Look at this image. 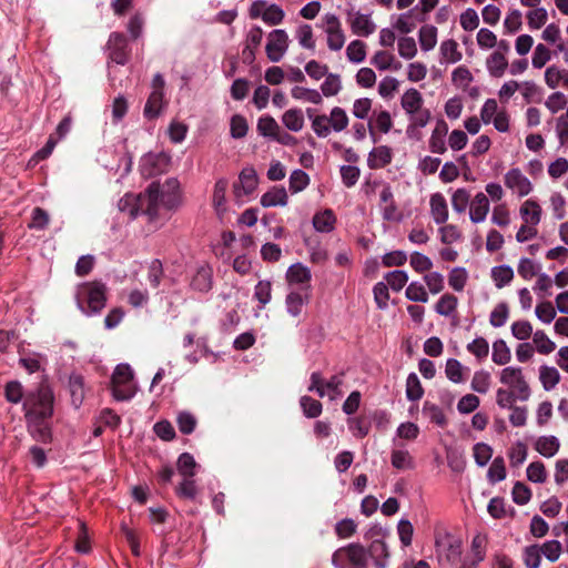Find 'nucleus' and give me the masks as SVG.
Listing matches in <instances>:
<instances>
[{"label":"nucleus","instance_id":"f257e3e1","mask_svg":"<svg viewBox=\"0 0 568 568\" xmlns=\"http://www.w3.org/2000/svg\"><path fill=\"white\" fill-rule=\"evenodd\" d=\"M160 183L152 182L144 192L139 194L126 193L119 201V209L128 212L131 219L148 215L151 221L159 215Z\"/></svg>","mask_w":568,"mask_h":568},{"label":"nucleus","instance_id":"f03ea898","mask_svg":"<svg viewBox=\"0 0 568 568\" xmlns=\"http://www.w3.org/2000/svg\"><path fill=\"white\" fill-rule=\"evenodd\" d=\"M54 392L48 377L42 376L38 383V442L51 443L52 428L49 419L54 413Z\"/></svg>","mask_w":568,"mask_h":568},{"label":"nucleus","instance_id":"7ed1b4c3","mask_svg":"<svg viewBox=\"0 0 568 568\" xmlns=\"http://www.w3.org/2000/svg\"><path fill=\"white\" fill-rule=\"evenodd\" d=\"M106 304V286L101 281L85 282L81 285L78 306L88 316L98 315Z\"/></svg>","mask_w":568,"mask_h":568},{"label":"nucleus","instance_id":"20e7f679","mask_svg":"<svg viewBox=\"0 0 568 568\" xmlns=\"http://www.w3.org/2000/svg\"><path fill=\"white\" fill-rule=\"evenodd\" d=\"M332 562L336 568H367V551L363 545L352 542L337 549Z\"/></svg>","mask_w":568,"mask_h":568},{"label":"nucleus","instance_id":"39448f33","mask_svg":"<svg viewBox=\"0 0 568 568\" xmlns=\"http://www.w3.org/2000/svg\"><path fill=\"white\" fill-rule=\"evenodd\" d=\"M133 371L129 364L116 365L112 377V395L116 400L131 399L135 390L132 388Z\"/></svg>","mask_w":568,"mask_h":568},{"label":"nucleus","instance_id":"423d86ee","mask_svg":"<svg viewBox=\"0 0 568 568\" xmlns=\"http://www.w3.org/2000/svg\"><path fill=\"white\" fill-rule=\"evenodd\" d=\"M108 58L110 61L125 65L130 61L131 49L128 38L122 32H111L106 42Z\"/></svg>","mask_w":568,"mask_h":568},{"label":"nucleus","instance_id":"0eeeda50","mask_svg":"<svg viewBox=\"0 0 568 568\" xmlns=\"http://www.w3.org/2000/svg\"><path fill=\"white\" fill-rule=\"evenodd\" d=\"M500 382L518 393V399L525 402L530 396V387L526 382L520 367L508 366L501 371Z\"/></svg>","mask_w":568,"mask_h":568},{"label":"nucleus","instance_id":"6e6552de","mask_svg":"<svg viewBox=\"0 0 568 568\" xmlns=\"http://www.w3.org/2000/svg\"><path fill=\"white\" fill-rule=\"evenodd\" d=\"M171 158L164 152L148 153L141 159L140 171L143 178L150 179L166 171Z\"/></svg>","mask_w":568,"mask_h":568},{"label":"nucleus","instance_id":"1a4fd4ad","mask_svg":"<svg viewBox=\"0 0 568 568\" xmlns=\"http://www.w3.org/2000/svg\"><path fill=\"white\" fill-rule=\"evenodd\" d=\"M288 36L283 29H275L268 34L265 47L266 55L272 62H278L288 48Z\"/></svg>","mask_w":568,"mask_h":568},{"label":"nucleus","instance_id":"9d476101","mask_svg":"<svg viewBox=\"0 0 568 568\" xmlns=\"http://www.w3.org/2000/svg\"><path fill=\"white\" fill-rule=\"evenodd\" d=\"M326 23L325 32L327 33V45L333 51H338L344 47L345 34L342 30L337 16L327 13L324 17Z\"/></svg>","mask_w":568,"mask_h":568},{"label":"nucleus","instance_id":"9b49d317","mask_svg":"<svg viewBox=\"0 0 568 568\" xmlns=\"http://www.w3.org/2000/svg\"><path fill=\"white\" fill-rule=\"evenodd\" d=\"M258 184V178L253 166L244 168L239 175V182L233 184L234 196L240 199L243 194H252Z\"/></svg>","mask_w":568,"mask_h":568},{"label":"nucleus","instance_id":"f8f14e48","mask_svg":"<svg viewBox=\"0 0 568 568\" xmlns=\"http://www.w3.org/2000/svg\"><path fill=\"white\" fill-rule=\"evenodd\" d=\"M180 182L175 178L168 179L163 185L160 184L159 204L162 203L169 210L176 209L180 204Z\"/></svg>","mask_w":568,"mask_h":568},{"label":"nucleus","instance_id":"ddd939ff","mask_svg":"<svg viewBox=\"0 0 568 568\" xmlns=\"http://www.w3.org/2000/svg\"><path fill=\"white\" fill-rule=\"evenodd\" d=\"M68 389L71 398V405L79 409L85 398L87 392L89 388L85 386V381L83 375L79 373H71L68 381Z\"/></svg>","mask_w":568,"mask_h":568},{"label":"nucleus","instance_id":"4468645a","mask_svg":"<svg viewBox=\"0 0 568 568\" xmlns=\"http://www.w3.org/2000/svg\"><path fill=\"white\" fill-rule=\"evenodd\" d=\"M505 185L513 191H517L519 196H526L532 190L531 182L518 168H514L505 174Z\"/></svg>","mask_w":568,"mask_h":568},{"label":"nucleus","instance_id":"2eb2a0df","mask_svg":"<svg viewBox=\"0 0 568 568\" xmlns=\"http://www.w3.org/2000/svg\"><path fill=\"white\" fill-rule=\"evenodd\" d=\"M348 22L351 24L352 32L361 37H368L372 34L376 26L369 19L368 14H362L359 12L354 13V9L347 10Z\"/></svg>","mask_w":568,"mask_h":568},{"label":"nucleus","instance_id":"dca6fc26","mask_svg":"<svg viewBox=\"0 0 568 568\" xmlns=\"http://www.w3.org/2000/svg\"><path fill=\"white\" fill-rule=\"evenodd\" d=\"M342 383V379L337 375L332 376L326 383H324L321 372H313L311 374L308 392H315L320 397H324L325 388L332 392H338Z\"/></svg>","mask_w":568,"mask_h":568},{"label":"nucleus","instance_id":"f3484780","mask_svg":"<svg viewBox=\"0 0 568 568\" xmlns=\"http://www.w3.org/2000/svg\"><path fill=\"white\" fill-rule=\"evenodd\" d=\"M191 288L200 293H207L213 285V270L205 264L200 266L191 280Z\"/></svg>","mask_w":568,"mask_h":568},{"label":"nucleus","instance_id":"a211bd4d","mask_svg":"<svg viewBox=\"0 0 568 568\" xmlns=\"http://www.w3.org/2000/svg\"><path fill=\"white\" fill-rule=\"evenodd\" d=\"M312 280L311 271L302 263L291 265L286 272V281L288 284H303L305 287L302 291H310V282Z\"/></svg>","mask_w":568,"mask_h":568},{"label":"nucleus","instance_id":"6ab92c4d","mask_svg":"<svg viewBox=\"0 0 568 568\" xmlns=\"http://www.w3.org/2000/svg\"><path fill=\"white\" fill-rule=\"evenodd\" d=\"M393 161V150L387 145L374 148L367 158V165L372 170H378L387 166Z\"/></svg>","mask_w":568,"mask_h":568},{"label":"nucleus","instance_id":"aec40b11","mask_svg":"<svg viewBox=\"0 0 568 568\" xmlns=\"http://www.w3.org/2000/svg\"><path fill=\"white\" fill-rule=\"evenodd\" d=\"M448 132V125L444 119H438L436 126L429 139V150L433 153L443 154L446 152L445 136Z\"/></svg>","mask_w":568,"mask_h":568},{"label":"nucleus","instance_id":"412c9836","mask_svg":"<svg viewBox=\"0 0 568 568\" xmlns=\"http://www.w3.org/2000/svg\"><path fill=\"white\" fill-rule=\"evenodd\" d=\"M310 302V291H292L286 295L287 313L294 317L302 313L303 306Z\"/></svg>","mask_w":568,"mask_h":568},{"label":"nucleus","instance_id":"4be33fe9","mask_svg":"<svg viewBox=\"0 0 568 568\" xmlns=\"http://www.w3.org/2000/svg\"><path fill=\"white\" fill-rule=\"evenodd\" d=\"M337 219L332 209H325L314 214L312 223L314 229L321 233H329L335 229Z\"/></svg>","mask_w":568,"mask_h":568},{"label":"nucleus","instance_id":"5701e85b","mask_svg":"<svg viewBox=\"0 0 568 568\" xmlns=\"http://www.w3.org/2000/svg\"><path fill=\"white\" fill-rule=\"evenodd\" d=\"M288 202V196L284 186H272L267 192L261 196V205L263 207L271 206H285Z\"/></svg>","mask_w":568,"mask_h":568},{"label":"nucleus","instance_id":"b1692460","mask_svg":"<svg viewBox=\"0 0 568 568\" xmlns=\"http://www.w3.org/2000/svg\"><path fill=\"white\" fill-rule=\"evenodd\" d=\"M489 211V200L483 193L479 192L475 195L469 211V217L473 223H480L485 221Z\"/></svg>","mask_w":568,"mask_h":568},{"label":"nucleus","instance_id":"393cba45","mask_svg":"<svg viewBox=\"0 0 568 568\" xmlns=\"http://www.w3.org/2000/svg\"><path fill=\"white\" fill-rule=\"evenodd\" d=\"M366 551L374 560L376 568H386L389 551L384 540L374 539Z\"/></svg>","mask_w":568,"mask_h":568},{"label":"nucleus","instance_id":"a878e982","mask_svg":"<svg viewBox=\"0 0 568 568\" xmlns=\"http://www.w3.org/2000/svg\"><path fill=\"white\" fill-rule=\"evenodd\" d=\"M430 214L436 224H444L448 220V206L442 193H434L430 196Z\"/></svg>","mask_w":568,"mask_h":568},{"label":"nucleus","instance_id":"bb28decb","mask_svg":"<svg viewBox=\"0 0 568 568\" xmlns=\"http://www.w3.org/2000/svg\"><path fill=\"white\" fill-rule=\"evenodd\" d=\"M164 92L152 91L144 105L143 115L148 120H154L160 116L163 109Z\"/></svg>","mask_w":568,"mask_h":568},{"label":"nucleus","instance_id":"cd10ccee","mask_svg":"<svg viewBox=\"0 0 568 568\" xmlns=\"http://www.w3.org/2000/svg\"><path fill=\"white\" fill-rule=\"evenodd\" d=\"M400 104L408 115L416 113L423 109V97L418 90L410 88L403 94Z\"/></svg>","mask_w":568,"mask_h":568},{"label":"nucleus","instance_id":"c85d7f7f","mask_svg":"<svg viewBox=\"0 0 568 568\" xmlns=\"http://www.w3.org/2000/svg\"><path fill=\"white\" fill-rule=\"evenodd\" d=\"M560 443L556 436H540L535 443V449L544 457L550 458L559 450Z\"/></svg>","mask_w":568,"mask_h":568},{"label":"nucleus","instance_id":"c756f323","mask_svg":"<svg viewBox=\"0 0 568 568\" xmlns=\"http://www.w3.org/2000/svg\"><path fill=\"white\" fill-rule=\"evenodd\" d=\"M541 213L542 211L540 205L531 199L525 201L520 207L521 219L527 224H531L532 226L537 225L540 222Z\"/></svg>","mask_w":568,"mask_h":568},{"label":"nucleus","instance_id":"7c9ffc66","mask_svg":"<svg viewBox=\"0 0 568 568\" xmlns=\"http://www.w3.org/2000/svg\"><path fill=\"white\" fill-rule=\"evenodd\" d=\"M486 65L491 77L500 78L508 67V61L503 52L495 51L487 58Z\"/></svg>","mask_w":568,"mask_h":568},{"label":"nucleus","instance_id":"2f4dec72","mask_svg":"<svg viewBox=\"0 0 568 568\" xmlns=\"http://www.w3.org/2000/svg\"><path fill=\"white\" fill-rule=\"evenodd\" d=\"M229 186V181L226 179H219L214 184L213 191V205L219 215H222L226 212V190Z\"/></svg>","mask_w":568,"mask_h":568},{"label":"nucleus","instance_id":"473e14b6","mask_svg":"<svg viewBox=\"0 0 568 568\" xmlns=\"http://www.w3.org/2000/svg\"><path fill=\"white\" fill-rule=\"evenodd\" d=\"M418 41L423 51H430L437 43V28L425 24L419 29Z\"/></svg>","mask_w":568,"mask_h":568},{"label":"nucleus","instance_id":"72a5a7b5","mask_svg":"<svg viewBox=\"0 0 568 568\" xmlns=\"http://www.w3.org/2000/svg\"><path fill=\"white\" fill-rule=\"evenodd\" d=\"M283 124L293 132H298L304 126V116L301 109H290L282 116Z\"/></svg>","mask_w":568,"mask_h":568},{"label":"nucleus","instance_id":"f704fd0d","mask_svg":"<svg viewBox=\"0 0 568 568\" xmlns=\"http://www.w3.org/2000/svg\"><path fill=\"white\" fill-rule=\"evenodd\" d=\"M199 467L194 457L190 453H182L176 462V468L183 477H194Z\"/></svg>","mask_w":568,"mask_h":568},{"label":"nucleus","instance_id":"c9c22d12","mask_svg":"<svg viewBox=\"0 0 568 568\" xmlns=\"http://www.w3.org/2000/svg\"><path fill=\"white\" fill-rule=\"evenodd\" d=\"M491 278L497 288H501L514 278V271L511 266L503 264L491 268Z\"/></svg>","mask_w":568,"mask_h":568},{"label":"nucleus","instance_id":"e433bc0d","mask_svg":"<svg viewBox=\"0 0 568 568\" xmlns=\"http://www.w3.org/2000/svg\"><path fill=\"white\" fill-rule=\"evenodd\" d=\"M423 413L437 426L442 428L447 426V418L444 410L438 405L427 400L424 403Z\"/></svg>","mask_w":568,"mask_h":568},{"label":"nucleus","instance_id":"4c0bfd02","mask_svg":"<svg viewBox=\"0 0 568 568\" xmlns=\"http://www.w3.org/2000/svg\"><path fill=\"white\" fill-rule=\"evenodd\" d=\"M308 184L310 176L305 171L296 169L291 173L288 180V189L292 194L302 192L304 189L308 186Z\"/></svg>","mask_w":568,"mask_h":568},{"label":"nucleus","instance_id":"58836bf2","mask_svg":"<svg viewBox=\"0 0 568 568\" xmlns=\"http://www.w3.org/2000/svg\"><path fill=\"white\" fill-rule=\"evenodd\" d=\"M424 395V388L416 373H409L406 379V397L410 402L419 400Z\"/></svg>","mask_w":568,"mask_h":568},{"label":"nucleus","instance_id":"ea45409f","mask_svg":"<svg viewBox=\"0 0 568 568\" xmlns=\"http://www.w3.org/2000/svg\"><path fill=\"white\" fill-rule=\"evenodd\" d=\"M511 358V353L504 339H497L493 343L491 359L497 365H505Z\"/></svg>","mask_w":568,"mask_h":568},{"label":"nucleus","instance_id":"a19ab883","mask_svg":"<svg viewBox=\"0 0 568 568\" xmlns=\"http://www.w3.org/2000/svg\"><path fill=\"white\" fill-rule=\"evenodd\" d=\"M280 131V126L275 119L271 115H263L257 121V132L265 138H272Z\"/></svg>","mask_w":568,"mask_h":568},{"label":"nucleus","instance_id":"79ce46f5","mask_svg":"<svg viewBox=\"0 0 568 568\" xmlns=\"http://www.w3.org/2000/svg\"><path fill=\"white\" fill-rule=\"evenodd\" d=\"M539 372V378L545 390L552 389L560 382V374L555 367L542 365Z\"/></svg>","mask_w":568,"mask_h":568},{"label":"nucleus","instance_id":"37998d69","mask_svg":"<svg viewBox=\"0 0 568 568\" xmlns=\"http://www.w3.org/2000/svg\"><path fill=\"white\" fill-rule=\"evenodd\" d=\"M506 466H505V460L501 456H497L488 471H487V478L489 480V483L491 484H496V483H499L501 480H504L506 478Z\"/></svg>","mask_w":568,"mask_h":568},{"label":"nucleus","instance_id":"c03bdc74","mask_svg":"<svg viewBox=\"0 0 568 568\" xmlns=\"http://www.w3.org/2000/svg\"><path fill=\"white\" fill-rule=\"evenodd\" d=\"M347 425L357 438L366 437L371 430V422L363 416L349 417L347 419Z\"/></svg>","mask_w":568,"mask_h":568},{"label":"nucleus","instance_id":"a18cd8bd","mask_svg":"<svg viewBox=\"0 0 568 568\" xmlns=\"http://www.w3.org/2000/svg\"><path fill=\"white\" fill-rule=\"evenodd\" d=\"M303 414L307 418H316L322 414L323 405L320 400L314 399L311 396H302L300 399Z\"/></svg>","mask_w":568,"mask_h":568},{"label":"nucleus","instance_id":"49530a36","mask_svg":"<svg viewBox=\"0 0 568 568\" xmlns=\"http://www.w3.org/2000/svg\"><path fill=\"white\" fill-rule=\"evenodd\" d=\"M176 424L183 435H190L195 430L197 420L192 413L183 410L178 414Z\"/></svg>","mask_w":568,"mask_h":568},{"label":"nucleus","instance_id":"de8ad7c7","mask_svg":"<svg viewBox=\"0 0 568 568\" xmlns=\"http://www.w3.org/2000/svg\"><path fill=\"white\" fill-rule=\"evenodd\" d=\"M328 122L335 132H341L347 128L348 116L344 109L341 106H334L331 110Z\"/></svg>","mask_w":568,"mask_h":568},{"label":"nucleus","instance_id":"09e8293b","mask_svg":"<svg viewBox=\"0 0 568 568\" xmlns=\"http://www.w3.org/2000/svg\"><path fill=\"white\" fill-rule=\"evenodd\" d=\"M509 316V307L506 302L498 303L491 311L489 323L494 327H501L506 324Z\"/></svg>","mask_w":568,"mask_h":568},{"label":"nucleus","instance_id":"8fccbe9b","mask_svg":"<svg viewBox=\"0 0 568 568\" xmlns=\"http://www.w3.org/2000/svg\"><path fill=\"white\" fill-rule=\"evenodd\" d=\"M458 300L455 295L444 294L435 305V311L443 316H449L457 307Z\"/></svg>","mask_w":568,"mask_h":568},{"label":"nucleus","instance_id":"3c124183","mask_svg":"<svg viewBox=\"0 0 568 568\" xmlns=\"http://www.w3.org/2000/svg\"><path fill=\"white\" fill-rule=\"evenodd\" d=\"M464 367L460 362L456 358H448L446 362L445 374L447 378L456 384L463 383L465 381L463 372Z\"/></svg>","mask_w":568,"mask_h":568},{"label":"nucleus","instance_id":"603ef678","mask_svg":"<svg viewBox=\"0 0 568 568\" xmlns=\"http://www.w3.org/2000/svg\"><path fill=\"white\" fill-rule=\"evenodd\" d=\"M384 278L387 281V286L395 292H399L406 285L408 274L403 270H395L386 273Z\"/></svg>","mask_w":568,"mask_h":568},{"label":"nucleus","instance_id":"864d4df0","mask_svg":"<svg viewBox=\"0 0 568 568\" xmlns=\"http://www.w3.org/2000/svg\"><path fill=\"white\" fill-rule=\"evenodd\" d=\"M346 55L348 60L353 63H361L365 60L366 57V44L362 40L352 41L347 49Z\"/></svg>","mask_w":568,"mask_h":568},{"label":"nucleus","instance_id":"5fc2aeb1","mask_svg":"<svg viewBox=\"0 0 568 568\" xmlns=\"http://www.w3.org/2000/svg\"><path fill=\"white\" fill-rule=\"evenodd\" d=\"M248 131L246 119L242 114H234L230 122V134L233 139H243Z\"/></svg>","mask_w":568,"mask_h":568},{"label":"nucleus","instance_id":"6e6d98bb","mask_svg":"<svg viewBox=\"0 0 568 568\" xmlns=\"http://www.w3.org/2000/svg\"><path fill=\"white\" fill-rule=\"evenodd\" d=\"M467 278L468 274L465 267H454L448 275V284L454 291L462 292Z\"/></svg>","mask_w":568,"mask_h":568},{"label":"nucleus","instance_id":"4d7b16f0","mask_svg":"<svg viewBox=\"0 0 568 568\" xmlns=\"http://www.w3.org/2000/svg\"><path fill=\"white\" fill-rule=\"evenodd\" d=\"M440 53L450 63H456L462 60V52L458 51V43L454 39H448L442 42Z\"/></svg>","mask_w":568,"mask_h":568},{"label":"nucleus","instance_id":"13d9d810","mask_svg":"<svg viewBox=\"0 0 568 568\" xmlns=\"http://www.w3.org/2000/svg\"><path fill=\"white\" fill-rule=\"evenodd\" d=\"M254 298L260 303V308H263L272 298V283L270 281H258L254 287Z\"/></svg>","mask_w":568,"mask_h":568},{"label":"nucleus","instance_id":"bf43d9fd","mask_svg":"<svg viewBox=\"0 0 568 568\" xmlns=\"http://www.w3.org/2000/svg\"><path fill=\"white\" fill-rule=\"evenodd\" d=\"M175 493L180 498L194 500L197 495V487L193 477H184Z\"/></svg>","mask_w":568,"mask_h":568},{"label":"nucleus","instance_id":"052dcab7","mask_svg":"<svg viewBox=\"0 0 568 568\" xmlns=\"http://www.w3.org/2000/svg\"><path fill=\"white\" fill-rule=\"evenodd\" d=\"M292 97L297 100H306L314 104H321L323 99L317 90L303 87H294L291 91Z\"/></svg>","mask_w":568,"mask_h":568},{"label":"nucleus","instance_id":"680f3d73","mask_svg":"<svg viewBox=\"0 0 568 568\" xmlns=\"http://www.w3.org/2000/svg\"><path fill=\"white\" fill-rule=\"evenodd\" d=\"M284 17V10L280 6L272 3L265 7L262 20L270 26H277L283 21Z\"/></svg>","mask_w":568,"mask_h":568},{"label":"nucleus","instance_id":"e2e57ef3","mask_svg":"<svg viewBox=\"0 0 568 568\" xmlns=\"http://www.w3.org/2000/svg\"><path fill=\"white\" fill-rule=\"evenodd\" d=\"M153 432L164 442H171L176 437L175 429L168 419L156 422L153 426Z\"/></svg>","mask_w":568,"mask_h":568},{"label":"nucleus","instance_id":"0e129e2a","mask_svg":"<svg viewBox=\"0 0 568 568\" xmlns=\"http://www.w3.org/2000/svg\"><path fill=\"white\" fill-rule=\"evenodd\" d=\"M4 397L9 403L18 404L24 398L23 387L18 381H10L4 387Z\"/></svg>","mask_w":568,"mask_h":568},{"label":"nucleus","instance_id":"69168bd1","mask_svg":"<svg viewBox=\"0 0 568 568\" xmlns=\"http://www.w3.org/2000/svg\"><path fill=\"white\" fill-rule=\"evenodd\" d=\"M164 276L163 264L161 260L154 258L151 261L148 267V280L152 287L156 288L161 284L162 277Z\"/></svg>","mask_w":568,"mask_h":568},{"label":"nucleus","instance_id":"338daca9","mask_svg":"<svg viewBox=\"0 0 568 568\" xmlns=\"http://www.w3.org/2000/svg\"><path fill=\"white\" fill-rule=\"evenodd\" d=\"M342 89L341 78L335 73H327L325 81L321 85L322 93L325 97L336 95Z\"/></svg>","mask_w":568,"mask_h":568},{"label":"nucleus","instance_id":"774afa93","mask_svg":"<svg viewBox=\"0 0 568 568\" xmlns=\"http://www.w3.org/2000/svg\"><path fill=\"white\" fill-rule=\"evenodd\" d=\"M405 296L412 302L426 303L428 301V294L419 282H412L405 291Z\"/></svg>","mask_w":568,"mask_h":568}]
</instances>
